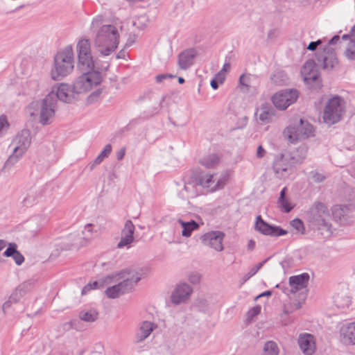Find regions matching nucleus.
<instances>
[{
  "label": "nucleus",
  "mask_w": 355,
  "mask_h": 355,
  "mask_svg": "<svg viewBox=\"0 0 355 355\" xmlns=\"http://www.w3.org/2000/svg\"><path fill=\"white\" fill-rule=\"evenodd\" d=\"M104 17L96 15L92 19L90 30L96 32L94 37V44L99 53L102 55H109L118 47L119 43V32L116 26L109 24L103 25Z\"/></svg>",
  "instance_id": "obj_1"
},
{
  "label": "nucleus",
  "mask_w": 355,
  "mask_h": 355,
  "mask_svg": "<svg viewBox=\"0 0 355 355\" xmlns=\"http://www.w3.org/2000/svg\"><path fill=\"white\" fill-rule=\"evenodd\" d=\"M144 275L143 269H125L111 277H107L108 284L116 283L108 287L105 293L107 297L115 299L130 292Z\"/></svg>",
  "instance_id": "obj_2"
},
{
  "label": "nucleus",
  "mask_w": 355,
  "mask_h": 355,
  "mask_svg": "<svg viewBox=\"0 0 355 355\" xmlns=\"http://www.w3.org/2000/svg\"><path fill=\"white\" fill-rule=\"evenodd\" d=\"M74 68V53L71 45H67L58 51L54 57L51 78L58 80L69 75Z\"/></svg>",
  "instance_id": "obj_3"
},
{
  "label": "nucleus",
  "mask_w": 355,
  "mask_h": 355,
  "mask_svg": "<svg viewBox=\"0 0 355 355\" xmlns=\"http://www.w3.org/2000/svg\"><path fill=\"white\" fill-rule=\"evenodd\" d=\"M298 150L301 155L297 157L289 152H284L275 156L273 162V171L277 178L285 179L293 172V166L295 164L301 163L306 155V148L300 147Z\"/></svg>",
  "instance_id": "obj_4"
},
{
  "label": "nucleus",
  "mask_w": 355,
  "mask_h": 355,
  "mask_svg": "<svg viewBox=\"0 0 355 355\" xmlns=\"http://www.w3.org/2000/svg\"><path fill=\"white\" fill-rule=\"evenodd\" d=\"M53 94H48L42 101L33 102L28 107L29 114L38 116V121L43 125L51 124L55 114L57 101L52 98Z\"/></svg>",
  "instance_id": "obj_5"
},
{
  "label": "nucleus",
  "mask_w": 355,
  "mask_h": 355,
  "mask_svg": "<svg viewBox=\"0 0 355 355\" xmlns=\"http://www.w3.org/2000/svg\"><path fill=\"white\" fill-rule=\"evenodd\" d=\"M77 69L79 71L92 70L99 68L92 53V42L87 36H82L76 44Z\"/></svg>",
  "instance_id": "obj_6"
},
{
  "label": "nucleus",
  "mask_w": 355,
  "mask_h": 355,
  "mask_svg": "<svg viewBox=\"0 0 355 355\" xmlns=\"http://www.w3.org/2000/svg\"><path fill=\"white\" fill-rule=\"evenodd\" d=\"M346 112L345 100L335 96L329 98L325 103L323 112V121L328 125H334L340 121Z\"/></svg>",
  "instance_id": "obj_7"
},
{
  "label": "nucleus",
  "mask_w": 355,
  "mask_h": 355,
  "mask_svg": "<svg viewBox=\"0 0 355 355\" xmlns=\"http://www.w3.org/2000/svg\"><path fill=\"white\" fill-rule=\"evenodd\" d=\"M80 71L82 74L73 82L75 89L79 94L87 93L101 83L103 76L100 68Z\"/></svg>",
  "instance_id": "obj_8"
},
{
  "label": "nucleus",
  "mask_w": 355,
  "mask_h": 355,
  "mask_svg": "<svg viewBox=\"0 0 355 355\" xmlns=\"http://www.w3.org/2000/svg\"><path fill=\"white\" fill-rule=\"evenodd\" d=\"M31 144V131L28 129H23L19 132L12 141L13 152L6 162L5 166L14 165L25 154Z\"/></svg>",
  "instance_id": "obj_9"
},
{
  "label": "nucleus",
  "mask_w": 355,
  "mask_h": 355,
  "mask_svg": "<svg viewBox=\"0 0 355 355\" xmlns=\"http://www.w3.org/2000/svg\"><path fill=\"white\" fill-rule=\"evenodd\" d=\"M330 218L327 206L322 203H318L312 210V218L310 222L313 228L324 231L327 235H329L331 234Z\"/></svg>",
  "instance_id": "obj_10"
},
{
  "label": "nucleus",
  "mask_w": 355,
  "mask_h": 355,
  "mask_svg": "<svg viewBox=\"0 0 355 355\" xmlns=\"http://www.w3.org/2000/svg\"><path fill=\"white\" fill-rule=\"evenodd\" d=\"M49 94H53L52 98L59 99L67 103H72L78 100L79 93L75 89L74 85L60 83L54 85Z\"/></svg>",
  "instance_id": "obj_11"
},
{
  "label": "nucleus",
  "mask_w": 355,
  "mask_h": 355,
  "mask_svg": "<svg viewBox=\"0 0 355 355\" xmlns=\"http://www.w3.org/2000/svg\"><path fill=\"white\" fill-rule=\"evenodd\" d=\"M298 96L297 89H287L276 92L271 100L277 109L284 110L297 101Z\"/></svg>",
  "instance_id": "obj_12"
},
{
  "label": "nucleus",
  "mask_w": 355,
  "mask_h": 355,
  "mask_svg": "<svg viewBox=\"0 0 355 355\" xmlns=\"http://www.w3.org/2000/svg\"><path fill=\"white\" fill-rule=\"evenodd\" d=\"M301 74L304 81L313 89H320L321 80L316 69L315 63L313 60H307L303 65Z\"/></svg>",
  "instance_id": "obj_13"
},
{
  "label": "nucleus",
  "mask_w": 355,
  "mask_h": 355,
  "mask_svg": "<svg viewBox=\"0 0 355 355\" xmlns=\"http://www.w3.org/2000/svg\"><path fill=\"white\" fill-rule=\"evenodd\" d=\"M276 118L275 110L270 103L263 102L257 107L254 119L257 124L264 125L272 123Z\"/></svg>",
  "instance_id": "obj_14"
},
{
  "label": "nucleus",
  "mask_w": 355,
  "mask_h": 355,
  "mask_svg": "<svg viewBox=\"0 0 355 355\" xmlns=\"http://www.w3.org/2000/svg\"><path fill=\"white\" fill-rule=\"evenodd\" d=\"M309 281V275L307 273L291 276L289 278L290 292L300 294L305 297L307 293V285Z\"/></svg>",
  "instance_id": "obj_15"
},
{
  "label": "nucleus",
  "mask_w": 355,
  "mask_h": 355,
  "mask_svg": "<svg viewBox=\"0 0 355 355\" xmlns=\"http://www.w3.org/2000/svg\"><path fill=\"white\" fill-rule=\"evenodd\" d=\"M198 182V176L195 172L185 177L183 191H185L187 198H193L203 193Z\"/></svg>",
  "instance_id": "obj_16"
},
{
  "label": "nucleus",
  "mask_w": 355,
  "mask_h": 355,
  "mask_svg": "<svg viewBox=\"0 0 355 355\" xmlns=\"http://www.w3.org/2000/svg\"><path fill=\"white\" fill-rule=\"evenodd\" d=\"M255 230L262 234L270 236H279L287 234V231L280 227L272 226L268 224L263 220L261 216L257 217Z\"/></svg>",
  "instance_id": "obj_17"
},
{
  "label": "nucleus",
  "mask_w": 355,
  "mask_h": 355,
  "mask_svg": "<svg viewBox=\"0 0 355 355\" xmlns=\"http://www.w3.org/2000/svg\"><path fill=\"white\" fill-rule=\"evenodd\" d=\"M193 293V288L187 283L178 284L171 295V302L175 304L186 302Z\"/></svg>",
  "instance_id": "obj_18"
},
{
  "label": "nucleus",
  "mask_w": 355,
  "mask_h": 355,
  "mask_svg": "<svg viewBox=\"0 0 355 355\" xmlns=\"http://www.w3.org/2000/svg\"><path fill=\"white\" fill-rule=\"evenodd\" d=\"M332 216L334 220L341 225H349L353 222L352 211L347 206H334L332 208Z\"/></svg>",
  "instance_id": "obj_19"
},
{
  "label": "nucleus",
  "mask_w": 355,
  "mask_h": 355,
  "mask_svg": "<svg viewBox=\"0 0 355 355\" xmlns=\"http://www.w3.org/2000/svg\"><path fill=\"white\" fill-rule=\"evenodd\" d=\"M225 234L220 231H213L204 234L202 237L205 245H208L218 252L223 250V241Z\"/></svg>",
  "instance_id": "obj_20"
},
{
  "label": "nucleus",
  "mask_w": 355,
  "mask_h": 355,
  "mask_svg": "<svg viewBox=\"0 0 355 355\" xmlns=\"http://www.w3.org/2000/svg\"><path fill=\"white\" fill-rule=\"evenodd\" d=\"M297 343L302 352L305 355H313L316 349L315 337L308 333L299 335Z\"/></svg>",
  "instance_id": "obj_21"
},
{
  "label": "nucleus",
  "mask_w": 355,
  "mask_h": 355,
  "mask_svg": "<svg viewBox=\"0 0 355 355\" xmlns=\"http://www.w3.org/2000/svg\"><path fill=\"white\" fill-rule=\"evenodd\" d=\"M135 230V227L132 222L130 220H127L121 232V240L117 244L118 248H123L125 247L129 248L130 247V244L135 240L133 236Z\"/></svg>",
  "instance_id": "obj_22"
},
{
  "label": "nucleus",
  "mask_w": 355,
  "mask_h": 355,
  "mask_svg": "<svg viewBox=\"0 0 355 355\" xmlns=\"http://www.w3.org/2000/svg\"><path fill=\"white\" fill-rule=\"evenodd\" d=\"M197 55L198 51L195 49H189L180 53L178 58L179 67L182 70L189 69L193 65Z\"/></svg>",
  "instance_id": "obj_23"
},
{
  "label": "nucleus",
  "mask_w": 355,
  "mask_h": 355,
  "mask_svg": "<svg viewBox=\"0 0 355 355\" xmlns=\"http://www.w3.org/2000/svg\"><path fill=\"white\" fill-rule=\"evenodd\" d=\"M340 338L347 345H355V322L342 325L340 329Z\"/></svg>",
  "instance_id": "obj_24"
},
{
  "label": "nucleus",
  "mask_w": 355,
  "mask_h": 355,
  "mask_svg": "<svg viewBox=\"0 0 355 355\" xmlns=\"http://www.w3.org/2000/svg\"><path fill=\"white\" fill-rule=\"evenodd\" d=\"M157 328V324L150 321L142 322L139 327V329L136 333V340L137 342H142L146 339Z\"/></svg>",
  "instance_id": "obj_25"
},
{
  "label": "nucleus",
  "mask_w": 355,
  "mask_h": 355,
  "mask_svg": "<svg viewBox=\"0 0 355 355\" xmlns=\"http://www.w3.org/2000/svg\"><path fill=\"white\" fill-rule=\"evenodd\" d=\"M198 176V182L204 191L206 190L207 192L211 193V189L214 187L215 182L214 173H205L202 171H195Z\"/></svg>",
  "instance_id": "obj_26"
},
{
  "label": "nucleus",
  "mask_w": 355,
  "mask_h": 355,
  "mask_svg": "<svg viewBox=\"0 0 355 355\" xmlns=\"http://www.w3.org/2000/svg\"><path fill=\"white\" fill-rule=\"evenodd\" d=\"M220 157L216 153L205 155L200 159L199 163L207 168H215L220 163Z\"/></svg>",
  "instance_id": "obj_27"
},
{
  "label": "nucleus",
  "mask_w": 355,
  "mask_h": 355,
  "mask_svg": "<svg viewBox=\"0 0 355 355\" xmlns=\"http://www.w3.org/2000/svg\"><path fill=\"white\" fill-rule=\"evenodd\" d=\"M284 137L291 143L302 139V133L298 132L297 124L288 126L283 132Z\"/></svg>",
  "instance_id": "obj_28"
},
{
  "label": "nucleus",
  "mask_w": 355,
  "mask_h": 355,
  "mask_svg": "<svg viewBox=\"0 0 355 355\" xmlns=\"http://www.w3.org/2000/svg\"><path fill=\"white\" fill-rule=\"evenodd\" d=\"M286 187L282 189L277 204L282 211L288 213L293 209L294 205L286 197Z\"/></svg>",
  "instance_id": "obj_29"
},
{
  "label": "nucleus",
  "mask_w": 355,
  "mask_h": 355,
  "mask_svg": "<svg viewBox=\"0 0 355 355\" xmlns=\"http://www.w3.org/2000/svg\"><path fill=\"white\" fill-rule=\"evenodd\" d=\"M338 64V60L334 52L327 53L322 58L324 69L331 70Z\"/></svg>",
  "instance_id": "obj_30"
},
{
  "label": "nucleus",
  "mask_w": 355,
  "mask_h": 355,
  "mask_svg": "<svg viewBox=\"0 0 355 355\" xmlns=\"http://www.w3.org/2000/svg\"><path fill=\"white\" fill-rule=\"evenodd\" d=\"M178 223L182 228V235L185 237H189L191 235L192 232L197 230L199 227L198 224L194 220L184 222L182 220H179Z\"/></svg>",
  "instance_id": "obj_31"
},
{
  "label": "nucleus",
  "mask_w": 355,
  "mask_h": 355,
  "mask_svg": "<svg viewBox=\"0 0 355 355\" xmlns=\"http://www.w3.org/2000/svg\"><path fill=\"white\" fill-rule=\"evenodd\" d=\"M298 132L302 133V139L309 137L313 135V127L307 121H304L302 119L300 120V123L297 124Z\"/></svg>",
  "instance_id": "obj_32"
},
{
  "label": "nucleus",
  "mask_w": 355,
  "mask_h": 355,
  "mask_svg": "<svg viewBox=\"0 0 355 355\" xmlns=\"http://www.w3.org/2000/svg\"><path fill=\"white\" fill-rule=\"evenodd\" d=\"M98 313L93 309H84L79 313L80 319L87 322H94L98 318Z\"/></svg>",
  "instance_id": "obj_33"
},
{
  "label": "nucleus",
  "mask_w": 355,
  "mask_h": 355,
  "mask_svg": "<svg viewBox=\"0 0 355 355\" xmlns=\"http://www.w3.org/2000/svg\"><path fill=\"white\" fill-rule=\"evenodd\" d=\"M279 348L272 340L266 342L263 347V355H279Z\"/></svg>",
  "instance_id": "obj_34"
},
{
  "label": "nucleus",
  "mask_w": 355,
  "mask_h": 355,
  "mask_svg": "<svg viewBox=\"0 0 355 355\" xmlns=\"http://www.w3.org/2000/svg\"><path fill=\"white\" fill-rule=\"evenodd\" d=\"M334 303L339 309H345L349 306L351 300L349 297L343 294H337L334 297Z\"/></svg>",
  "instance_id": "obj_35"
},
{
  "label": "nucleus",
  "mask_w": 355,
  "mask_h": 355,
  "mask_svg": "<svg viewBox=\"0 0 355 355\" xmlns=\"http://www.w3.org/2000/svg\"><path fill=\"white\" fill-rule=\"evenodd\" d=\"M104 284H108L107 277L105 280L94 281L88 283L82 290V294L85 295L92 289L101 288Z\"/></svg>",
  "instance_id": "obj_36"
},
{
  "label": "nucleus",
  "mask_w": 355,
  "mask_h": 355,
  "mask_svg": "<svg viewBox=\"0 0 355 355\" xmlns=\"http://www.w3.org/2000/svg\"><path fill=\"white\" fill-rule=\"evenodd\" d=\"M344 55L349 60H355V40L349 41L345 50Z\"/></svg>",
  "instance_id": "obj_37"
},
{
  "label": "nucleus",
  "mask_w": 355,
  "mask_h": 355,
  "mask_svg": "<svg viewBox=\"0 0 355 355\" xmlns=\"http://www.w3.org/2000/svg\"><path fill=\"white\" fill-rule=\"evenodd\" d=\"M112 152V146L107 144L98 156L95 159L93 165H98L101 164L104 159L107 157Z\"/></svg>",
  "instance_id": "obj_38"
},
{
  "label": "nucleus",
  "mask_w": 355,
  "mask_h": 355,
  "mask_svg": "<svg viewBox=\"0 0 355 355\" xmlns=\"http://www.w3.org/2000/svg\"><path fill=\"white\" fill-rule=\"evenodd\" d=\"M272 80L275 84L282 85L287 83L288 78L284 71H278L273 75Z\"/></svg>",
  "instance_id": "obj_39"
},
{
  "label": "nucleus",
  "mask_w": 355,
  "mask_h": 355,
  "mask_svg": "<svg viewBox=\"0 0 355 355\" xmlns=\"http://www.w3.org/2000/svg\"><path fill=\"white\" fill-rule=\"evenodd\" d=\"M83 234L87 239H92V238L96 236L97 231L94 230V225L89 223L85 225Z\"/></svg>",
  "instance_id": "obj_40"
},
{
  "label": "nucleus",
  "mask_w": 355,
  "mask_h": 355,
  "mask_svg": "<svg viewBox=\"0 0 355 355\" xmlns=\"http://www.w3.org/2000/svg\"><path fill=\"white\" fill-rule=\"evenodd\" d=\"M252 76L250 74H242L239 78V83L241 86L248 90L252 82Z\"/></svg>",
  "instance_id": "obj_41"
},
{
  "label": "nucleus",
  "mask_w": 355,
  "mask_h": 355,
  "mask_svg": "<svg viewBox=\"0 0 355 355\" xmlns=\"http://www.w3.org/2000/svg\"><path fill=\"white\" fill-rule=\"evenodd\" d=\"M147 24V18L146 16H140L133 21L132 24L139 30H143Z\"/></svg>",
  "instance_id": "obj_42"
},
{
  "label": "nucleus",
  "mask_w": 355,
  "mask_h": 355,
  "mask_svg": "<svg viewBox=\"0 0 355 355\" xmlns=\"http://www.w3.org/2000/svg\"><path fill=\"white\" fill-rule=\"evenodd\" d=\"M291 225L297 231V232L303 234L304 233V226L303 222L298 218H295L291 222Z\"/></svg>",
  "instance_id": "obj_43"
},
{
  "label": "nucleus",
  "mask_w": 355,
  "mask_h": 355,
  "mask_svg": "<svg viewBox=\"0 0 355 355\" xmlns=\"http://www.w3.org/2000/svg\"><path fill=\"white\" fill-rule=\"evenodd\" d=\"M188 281L193 284H198L200 282L201 275L197 272H192L187 276Z\"/></svg>",
  "instance_id": "obj_44"
},
{
  "label": "nucleus",
  "mask_w": 355,
  "mask_h": 355,
  "mask_svg": "<svg viewBox=\"0 0 355 355\" xmlns=\"http://www.w3.org/2000/svg\"><path fill=\"white\" fill-rule=\"evenodd\" d=\"M36 201L35 196L33 193H28L23 200V205L26 207H31Z\"/></svg>",
  "instance_id": "obj_45"
},
{
  "label": "nucleus",
  "mask_w": 355,
  "mask_h": 355,
  "mask_svg": "<svg viewBox=\"0 0 355 355\" xmlns=\"http://www.w3.org/2000/svg\"><path fill=\"white\" fill-rule=\"evenodd\" d=\"M226 184V178H221L218 179L216 182H214V187L211 189V193L221 189L224 187Z\"/></svg>",
  "instance_id": "obj_46"
},
{
  "label": "nucleus",
  "mask_w": 355,
  "mask_h": 355,
  "mask_svg": "<svg viewBox=\"0 0 355 355\" xmlns=\"http://www.w3.org/2000/svg\"><path fill=\"white\" fill-rule=\"evenodd\" d=\"M311 178L313 182L315 183H320L323 182L326 179V176L318 172H311Z\"/></svg>",
  "instance_id": "obj_47"
},
{
  "label": "nucleus",
  "mask_w": 355,
  "mask_h": 355,
  "mask_svg": "<svg viewBox=\"0 0 355 355\" xmlns=\"http://www.w3.org/2000/svg\"><path fill=\"white\" fill-rule=\"evenodd\" d=\"M301 307L300 302H296L293 305L286 304L284 306V312L285 314H290L294 311L299 309Z\"/></svg>",
  "instance_id": "obj_48"
},
{
  "label": "nucleus",
  "mask_w": 355,
  "mask_h": 355,
  "mask_svg": "<svg viewBox=\"0 0 355 355\" xmlns=\"http://www.w3.org/2000/svg\"><path fill=\"white\" fill-rule=\"evenodd\" d=\"M9 127V123L8 122L7 118L4 115H1L0 116V135L3 132V131L6 130Z\"/></svg>",
  "instance_id": "obj_49"
},
{
  "label": "nucleus",
  "mask_w": 355,
  "mask_h": 355,
  "mask_svg": "<svg viewBox=\"0 0 355 355\" xmlns=\"http://www.w3.org/2000/svg\"><path fill=\"white\" fill-rule=\"evenodd\" d=\"M17 245L15 244H10L9 247L3 252L5 257H13L17 252Z\"/></svg>",
  "instance_id": "obj_50"
},
{
  "label": "nucleus",
  "mask_w": 355,
  "mask_h": 355,
  "mask_svg": "<svg viewBox=\"0 0 355 355\" xmlns=\"http://www.w3.org/2000/svg\"><path fill=\"white\" fill-rule=\"evenodd\" d=\"M265 262H266V261H264L261 263H259L257 266H254V267H252L248 272V277H252V276H254L260 270V268L263 266V265Z\"/></svg>",
  "instance_id": "obj_51"
},
{
  "label": "nucleus",
  "mask_w": 355,
  "mask_h": 355,
  "mask_svg": "<svg viewBox=\"0 0 355 355\" xmlns=\"http://www.w3.org/2000/svg\"><path fill=\"white\" fill-rule=\"evenodd\" d=\"M12 258L17 265H21L24 261V256L18 251L15 252Z\"/></svg>",
  "instance_id": "obj_52"
},
{
  "label": "nucleus",
  "mask_w": 355,
  "mask_h": 355,
  "mask_svg": "<svg viewBox=\"0 0 355 355\" xmlns=\"http://www.w3.org/2000/svg\"><path fill=\"white\" fill-rule=\"evenodd\" d=\"M266 155V150L263 148L261 145L257 147L256 156L257 158H262Z\"/></svg>",
  "instance_id": "obj_53"
},
{
  "label": "nucleus",
  "mask_w": 355,
  "mask_h": 355,
  "mask_svg": "<svg viewBox=\"0 0 355 355\" xmlns=\"http://www.w3.org/2000/svg\"><path fill=\"white\" fill-rule=\"evenodd\" d=\"M322 44V40H318L315 42H311L307 46V49L310 51H315L318 46Z\"/></svg>",
  "instance_id": "obj_54"
},
{
  "label": "nucleus",
  "mask_w": 355,
  "mask_h": 355,
  "mask_svg": "<svg viewBox=\"0 0 355 355\" xmlns=\"http://www.w3.org/2000/svg\"><path fill=\"white\" fill-rule=\"evenodd\" d=\"M343 40L349 38L350 40H355V25L352 27L349 35H344L342 37Z\"/></svg>",
  "instance_id": "obj_55"
},
{
  "label": "nucleus",
  "mask_w": 355,
  "mask_h": 355,
  "mask_svg": "<svg viewBox=\"0 0 355 355\" xmlns=\"http://www.w3.org/2000/svg\"><path fill=\"white\" fill-rule=\"evenodd\" d=\"M215 79L220 83H223L225 79V74L223 71H219L215 76Z\"/></svg>",
  "instance_id": "obj_56"
},
{
  "label": "nucleus",
  "mask_w": 355,
  "mask_h": 355,
  "mask_svg": "<svg viewBox=\"0 0 355 355\" xmlns=\"http://www.w3.org/2000/svg\"><path fill=\"white\" fill-rule=\"evenodd\" d=\"M261 311V307L257 306L254 308H252L250 311L249 314H250L252 316L256 315L259 314Z\"/></svg>",
  "instance_id": "obj_57"
},
{
  "label": "nucleus",
  "mask_w": 355,
  "mask_h": 355,
  "mask_svg": "<svg viewBox=\"0 0 355 355\" xmlns=\"http://www.w3.org/2000/svg\"><path fill=\"white\" fill-rule=\"evenodd\" d=\"M167 77L173 78V76L167 75V74H161L156 76V80L157 83L162 82L164 79H166Z\"/></svg>",
  "instance_id": "obj_58"
},
{
  "label": "nucleus",
  "mask_w": 355,
  "mask_h": 355,
  "mask_svg": "<svg viewBox=\"0 0 355 355\" xmlns=\"http://www.w3.org/2000/svg\"><path fill=\"white\" fill-rule=\"evenodd\" d=\"M125 154V149L124 148H121L120 150H119L116 153V158L118 160H121Z\"/></svg>",
  "instance_id": "obj_59"
},
{
  "label": "nucleus",
  "mask_w": 355,
  "mask_h": 355,
  "mask_svg": "<svg viewBox=\"0 0 355 355\" xmlns=\"http://www.w3.org/2000/svg\"><path fill=\"white\" fill-rule=\"evenodd\" d=\"M231 65L229 62H226L223 64L222 69L220 71H223V73H226L230 69Z\"/></svg>",
  "instance_id": "obj_60"
},
{
  "label": "nucleus",
  "mask_w": 355,
  "mask_h": 355,
  "mask_svg": "<svg viewBox=\"0 0 355 355\" xmlns=\"http://www.w3.org/2000/svg\"><path fill=\"white\" fill-rule=\"evenodd\" d=\"M12 299H13V295L10 296V300L6 302L3 304V310H5L6 309H8V308H9L10 306V305L12 304Z\"/></svg>",
  "instance_id": "obj_61"
},
{
  "label": "nucleus",
  "mask_w": 355,
  "mask_h": 355,
  "mask_svg": "<svg viewBox=\"0 0 355 355\" xmlns=\"http://www.w3.org/2000/svg\"><path fill=\"white\" fill-rule=\"evenodd\" d=\"M340 40V37L338 35L334 36L331 40L329 42V45H333L336 44Z\"/></svg>",
  "instance_id": "obj_62"
},
{
  "label": "nucleus",
  "mask_w": 355,
  "mask_h": 355,
  "mask_svg": "<svg viewBox=\"0 0 355 355\" xmlns=\"http://www.w3.org/2000/svg\"><path fill=\"white\" fill-rule=\"evenodd\" d=\"M218 83H219L218 81H217L215 78H214L213 80H211L210 84H211V87L214 89H217L218 88Z\"/></svg>",
  "instance_id": "obj_63"
},
{
  "label": "nucleus",
  "mask_w": 355,
  "mask_h": 355,
  "mask_svg": "<svg viewBox=\"0 0 355 355\" xmlns=\"http://www.w3.org/2000/svg\"><path fill=\"white\" fill-rule=\"evenodd\" d=\"M248 247L250 250H253L255 247V242L252 240H250L248 243Z\"/></svg>",
  "instance_id": "obj_64"
}]
</instances>
